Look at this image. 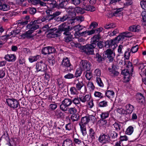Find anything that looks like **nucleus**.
<instances>
[{"instance_id": "nucleus-1", "label": "nucleus", "mask_w": 146, "mask_h": 146, "mask_svg": "<svg viewBox=\"0 0 146 146\" xmlns=\"http://www.w3.org/2000/svg\"><path fill=\"white\" fill-rule=\"evenodd\" d=\"M71 29L70 26H67L66 23H64L59 26L58 29L55 28L52 29V30L54 31L53 33H52V34L54 35V37H57L60 36L62 32L64 31L63 34L68 35L64 38L65 41L66 42H68L71 41L73 39V36L70 34V32Z\"/></svg>"}, {"instance_id": "nucleus-2", "label": "nucleus", "mask_w": 146, "mask_h": 146, "mask_svg": "<svg viewBox=\"0 0 146 146\" xmlns=\"http://www.w3.org/2000/svg\"><path fill=\"white\" fill-rule=\"evenodd\" d=\"M127 66L129 68V69H124L122 70L121 74L124 76V78L125 82H128L130 80V74L129 70H131V72H133V68L132 67V65L131 63L129 62L128 63Z\"/></svg>"}, {"instance_id": "nucleus-3", "label": "nucleus", "mask_w": 146, "mask_h": 146, "mask_svg": "<svg viewBox=\"0 0 146 146\" xmlns=\"http://www.w3.org/2000/svg\"><path fill=\"white\" fill-rule=\"evenodd\" d=\"M96 44H88L83 46L81 48L84 52L87 55L93 54H94V49L96 47Z\"/></svg>"}, {"instance_id": "nucleus-4", "label": "nucleus", "mask_w": 146, "mask_h": 146, "mask_svg": "<svg viewBox=\"0 0 146 146\" xmlns=\"http://www.w3.org/2000/svg\"><path fill=\"white\" fill-rule=\"evenodd\" d=\"M72 103V101L69 98H65L62 101L60 105V109L64 111H66L68 107L70 106Z\"/></svg>"}, {"instance_id": "nucleus-5", "label": "nucleus", "mask_w": 146, "mask_h": 146, "mask_svg": "<svg viewBox=\"0 0 146 146\" xmlns=\"http://www.w3.org/2000/svg\"><path fill=\"white\" fill-rule=\"evenodd\" d=\"M61 65L62 66L66 68L68 72H70L73 70V67L70 63V61L68 57L63 58Z\"/></svg>"}, {"instance_id": "nucleus-6", "label": "nucleus", "mask_w": 146, "mask_h": 146, "mask_svg": "<svg viewBox=\"0 0 146 146\" xmlns=\"http://www.w3.org/2000/svg\"><path fill=\"white\" fill-rule=\"evenodd\" d=\"M6 102L9 107L13 109L17 108L19 105V102L14 98L7 99Z\"/></svg>"}, {"instance_id": "nucleus-7", "label": "nucleus", "mask_w": 146, "mask_h": 146, "mask_svg": "<svg viewBox=\"0 0 146 146\" xmlns=\"http://www.w3.org/2000/svg\"><path fill=\"white\" fill-rule=\"evenodd\" d=\"M106 133L109 137V140L114 141V140L117 139L118 134L115 131L109 128L106 129Z\"/></svg>"}, {"instance_id": "nucleus-8", "label": "nucleus", "mask_w": 146, "mask_h": 146, "mask_svg": "<svg viewBox=\"0 0 146 146\" xmlns=\"http://www.w3.org/2000/svg\"><path fill=\"white\" fill-rule=\"evenodd\" d=\"M91 65L90 63L86 60H82L80 62L79 66L83 70L89 71L91 69Z\"/></svg>"}, {"instance_id": "nucleus-9", "label": "nucleus", "mask_w": 146, "mask_h": 146, "mask_svg": "<svg viewBox=\"0 0 146 146\" xmlns=\"http://www.w3.org/2000/svg\"><path fill=\"white\" fill-rule=\"evenodd\" d=\"M47 66L46 65L43 63L42 61L37 62L36 65V72L43 71L46 70Z\"/></svg>"}, {"instance_id": "nucleus-10", "label": "nucleus", "mask_w": 146, "mask_h": 146, "mask_svg": "<svg viewBox=\"0 0 146 146\" xmlns=\"http://www.w3.org/2000/svg\"><path fill=\"white\" fill-rule=\"evenodd\" d=\"M56 51L55 49L53 47L47 46L43 48L41 50L42 54L46 55L54 53Z\"/></svg>"}, {"instance_id": "nucleus-11", "label": "nucleus", "mask_w": 146, "mask_h": 146, "mask_svg": "<svg viewBox=\"0 0 146 146\" xmlns=\"http://www.w3.org/2000/svg\"><path fill=\"white\" fill-rule=\"evenodd\" d=\"M95 119V117L93 115L86 116L82 118L81 119V122L80 123L85 125L90 120L94 121Z\"/></svg>"}, {"instance_id": "nucleus-12", "label": "nucleus", "mask_w": 146, "mask_h": 146, "mask_svg": "<svg viewBox=\"0 0 146 146\" xmlns=\"http://www.w3.org/2000/svg\"><path fill=\"white\" fill-rule=\"evenodd\" d=\"M74 84L75 85L76 88L78 91H80L81 89L83 87L84 84L83 81L80 80L79 78L75 79L74 81Z\"/></svg>"}, {"instance_id": "nucleus-13", "label": "nucleus", "mask_w": 146, "mask_h": 146, "mask_svg": "<svg viewBox=\"0 0 146 146\" xmlns=\"http://www.w3.org/2000/svg\"><path fill=\"white\" fill-rule=\"evenodd\" d=\"M99 142L103 144H105L109 142L110 140L108 134H101L98 138Z\"/></svg>"}, {"instance_id": "nucleus-14", "label": "nucleus", "mask_w": 146, "mask_h": 146, "mask_svg": "<svg viewBox=\"0 0 146 146\" xmlns=\"http://www.w3.org/2000/svg\"><path fill=\"white\" fill-rule=\"evenodd\" d=\"M35 22L31 21L26 27L28 29H29V30L34 31L38 29L39 27V26L38 25L35 23Z\"/></svg>"}, {"instance_id": "nucleus-15", "label": "nucleus", "mask_w": 146, "mask_h": 146, "mask_svg": "<svg viewBox=\"0 0 146 146\" xmlns=\"http://www.w3.org/2000/svg\"><path fill=\"white\" fill-rule=\"evenodd\" d=\"M118 42V41L115 38L113 40H111L106 41V44H107V47H111V48L114 49L115 48V46H117V44Z\"/></svg>"}, {"instance_id": "nucleus-16", "label": "nucleus", "mask_w": 146, "mask_h": 146, "mask_svg": "<svg viewBox=\"0 0 146 146\" xmlns=\"http://www.w3.org/2000/svg\"><path fill=\"white\" fill-rule=\"evenodd\" d=\"M137 100L141 105H143L145 103V98L143 96L141 93H138L137 94Z\"/></svg>"}, {"instance_id": "nucleus-17", "label": "nucleus", "mask_w": 146, "mask_h": 146, "mask_svg": "<svg viewBox=\"0 0 146 146\" xmlns=\"http://www.w3.org/2000/svg\"><path fill=\"white\" fill-rule=\"evenodd\" d=\"M130 33L128 32L123 33L120 34L119 36L116 37V39L119 42L121 40H123L125 37H129V34Z\"/></svg>"}, {"instance_id": "nucleus-18", "label": "nucleus", "mask_w": 146, "mask_h": 146, "mask_svg": "<svg viewBox=\"0 0 146 146\" xmlns=\"http://www.w3.org/2000/svg\"><path fill=\"white\" fill-rule=\"evenodd\" d=\"M69 8L71 9V11L72 12H73L72 14L74 15H75V13L74 12L75 11H76V13H79L80 14H83L84 13V9H83V7H82V8L80 7H77L75 9L71 7H69Z\"/></svg>"}, {"instance_id": "nucleus-19", "label": "nucleus", "mask_w": 146, "mask_h": 146, "mask_svg": "<svg viewBox=\"0 0 146 146\" xmlns=\"http://www.w3.org/2000/svg\"><path fill=\"white\" fill-rule=\"evenodd\" d=\"M4 58L7 61L9 62H13L16 59V56L14 54H7L5 55Z\"/></svg>"}, {"instance_id": "nucleus-20", "label": "nucleus", "mask_w": 146, "mask_h": 146, "mask_svg": "<svg viewBox=\"0 0 146 146\" xmlns=\"http://www.w3.org/2000/svg\"><path fill=\"white\" fill-rule=\"evenodd\" d=\"M84 20V17L82 16H79L76 17L74 19H70L69 21V23H71L72 25H74V23L77 21L82 22Z\"/></svg>"}, {"instance_id": "nucleus-21", "label": "nucleus", "mask_w": 146, "mask_h": 146, "mask_svg": "<svg viewBox=\"0 0 146 146\" xmlns=\"http://www.w3.org/2000/svg\"><path fill=\"white\" fill-rule=\"evenodd\" d=\"M98 123L100 127L103 128H106L108 125L107 121L105 119H101L98 121Z\"/></svg>"}, {"instance_id": "nucleus-22", "label": "nucleus", "mask_w": 146, "mask_h": 146, "mask_svg": "<svg viewBox=\"0 0 146 146\" xmlns=\"http://www.w3.org/2000/svg\"><path fill=\"white\" fill-rule=\"evenodd\" d=\"M91 96L89 94H86L85 96H80L79 99L81 102L82 103L88 102L90 99Z\"/></svg>"}, {"instance_id": "nucleus-23", "label": "nucleus", "mask_w": 146, "mask_h": 146, "mask_svg": "<svg viewBox=\"0 0 146 146\" xmlns=\"http://www.w3.org/2000/svg\"><path fill=\"white\" fill-rule=\"evenodd\" d=\"M33 33V31L29 30L27 31L23 34L21 35V36L23 38H30L33 36L32 34Z\"/></svg>"}, {"instance_id": "nucleus-24", "label": "nucleus", "mask_w": 146, "mask_h": 146, "mask_svg": "<svg viewBox=\"0 0 146 146\" xmlns=\"http://www.w3.org/2000/svg\"><path fill=\"white\" fill-rule=\"evenodd\" d=\"M83 8L84 10L87 11H93L96 9L95 7L90 5H84L83 6Z\"/></svg>"}, {"instance_id": "nucleus-25", "label": "nucleus", "mask_w": 146, "mask_h": 146, "mask_svg": "<svg viewBox=\"0 0 146 146\" xmlns=\"http://www.w3.org/2000/svg\"><path fill=\"white\" fill-rule=\"evenodd\" d=\"M126 115L128 114H131L133 110V106L130 104L126 105L125 106Z\"/></svg>"}, {"instance_id": "nucleus-26", "label": "nucleus", "mask_w": 146, "mask_h": 146, "mask_svg": "<svg viewBox=\"0 0 146 146\" xmlns=\"http://www.w3.org/2000/svg\"><path fill=\"white\" fill-rule=\"evenodd\" d=\"M106 96L110 99H111L114 98L115 96V93L112 90H107L105 92Z\"/></svg>"}, {"instance_id": "nucleus-27", "label": "nucleus", "mask_w": 146, "mask_h": 146, "mask_svg": "<svg viewBox=\"0 0 146 146\" xmlns=\"http://www.w3.org/2000/svg\"><path fill=\"white\" fill-rule=\"evenodd\" d=\"M130 31L132 32H139L140 31V26L138 25H135L130 26L129 28Z\"/></svg>"}, {"instance_id": "nucleus-28", "label": "nucleus", "mask_w": 146, "mask_h": 146, "mask_svg": "<svg viewBox=\"0 0 146 146\" xmlns=\"http://www.w3.org/2000/svg\"><path fill=\"white\" fill-rule=\"evenodd\" d=\"M10 6L9 5L5 3L2 4L0 1V10L6 11L10 9Z\"/></svg>"}, {"instance_id": "nucleus-29", "label": "nucleus", "mask_w": 146, "mask_h": 146, "mask_svg": "<svg viewBox=\"0 0 146 146\" xmlns=\"http://www.w3.org/2000/svg\"><path fill=\"white\" fill-rule=\"evenodd\" d=\"M100 38L101 36L100 34H97L94 36L91 39V44H96V43L99 41Z\"/></svg>"}, {"instance_id": "nucleus-30", "label": "nucleus", "mask_w": 146, "mask_h": 146, "mask_svg": "<svg viewBox=\"0 0 146 146\" xmlns=\"http://www.w3.org/2000/svg\"><path fill=\"white\" fill-rule=\"evenodd\" d=\"M62 146H74L72 141L68 139H67L64 141Z\"/></svg>"}, {"instance_id": "nucleus-31", "label": "nucleus", "mask_w": 146, "mask_h": 146, "mask_svg": "<svg viewBox=\"0 0 146 146\" xmlns=\"http://www.w3.org/2000/svg\"><path fill=\"white\" fill-rule=\"evenodd\" d=\"M96 133L94 130L92 128H90L89 131V136L92 140L95 139Z\"/></svg>"}, {"instance_id": "nucleus-32", "label": "nucleus", "mask_w": 146, "mask_h": 146, "mask_svg": "<svg viewBox=\"0 0 146 146\" xmlns=\"http://www.w3.org/2000/svg\"><path fill=\"white\" fill-rule=\"evenodd\" d=\"M79 125L80 126L81 131L83 136H85L86 134V125L84 124H83L79 123Z\"/></svg>"}, {"instance_id": "nucleus-33", "label": "nucleus", "mask_w": 146, "mask_h": 146, "mask_svg": "<svg viewBox=\"0 0 146 146\" xmlns=\"http://www.w3.org/2000/svg\"><path fill=\"white\" fill-rule=\"evenodd\" d=\"M103 29V28L101 27H99L95 29H92L91 30L90 32L91 33V35L94 33L100 34L99 33L102 31Z\"/></svg>"}, {"instance_id": "nucleus-34", "label": "nucleus", "mask_w": 146, "mask_h": 146, "mask_svg": "<svg viewBox=\"0 0 146 146\" xmlns=\"http://www.w3.org/2000/svg\"><path fill=\"white\" fill-rule=\"evenodd\" d=\"M55 115L58 118H59L63 117L64 115V114L60 110L57 109L55 111Z\"/></svg>"}, {"instance_id": "nucleus-35", "label": "nucleus", "mask_w": 146, "mask_h": 146, "mask_svg": "<svg viewBox=\"0 0 146 146\" xmlns=\"http://www.w3.org/2000/svg\"><path fill=\"white\" fill-rule=\"evenodd\" d=\"M110 112L108 111H106L102 112L100 114V117L101 119H105L108 117Z\"/></svg>"}, {"instance_id": "nucleus-36", "label": "nucleus", "mask_w": 146, "mask_h": 146, "mask_svg": "<svg viewBox=\"0 0 146 146\" xmlns=\"http://www.w3.org/2000/svg\"><path fill=\"white\" fill-rule=\"evenodd\" d=\"M40 57V56L39 55H37L36 56H30L29 58V60L30 62L32 63L36 61L38 59H39Z\"/></svg>"}, {"instance_id": "nucleus-37", "label": "nucleus", "mask_w": 146, "mask_h": 146, "mask_svg": "<svg viewBox=\"0 0 146 146\" xmlns=\"http://www.w3.org/2000/svg\"><path fill=\"white\" fill-rule=\"evenodd\" d=\"M49 29V27L48 26V25H47L43 27L42 28V30L44 31H49V35H52L53 36L52 37H55L54 36V35H53L52 34V33H53V30H52V29H50L49 30H48V29Z\"/></svg>"}, {"instance_id": "nucleus-38", "label": "nucleus", "mask_w": 146, "mask_h": 146, "mask_svg": "<svg viewBox=\"0 0 146 146\" xmlns=\"http://www.w3.org/2000/svg\"><path fill=\"white\" fill-rule=\"evenodd\" d=\"M97 45L99 48H102L104 46L106 47H108L107 44H106V42L105 41H100L98 42Z\"/></svg>"}, {"instance_id": "nucleus-39", "label": "nucleus", "mask_w": 146, "mask_h": 146, "mask_svg": "<svg viewBox=\"0 0 146 146\" xmlns=\"http://www.w3.org/2000/svg\"><path fill=\"white\" fill-rule=\"evenodd\" d=\"M133 127L131 126H130L127 129L126 131V134L129 135H131L133 133Z\"/></svg>"}, {"instance_id": "nucleus-40", "label": "nucleus", "mask_w": 146, "mask_h": 146, "mask_svg": "<svg viewBox=\"0 0 146 146\" xmlns=\"http://www.w3.org/2000/svg\"><path fill=\"white\" fill-rule=\"evenodd\" d=\"M95 81L99 86L102 87L104 86V84L100 77H96Z\"/></svg>"}, {"instance_id": "nucleus-41", "label": "nucleus", "mask_w": 146, "mask_h": 146, "mask_svg": "<svg viewBox=\"0 0 146 146\" xmlns=\"http://www.w3.org/2000/svg\"><path fill=\"white\" fill-rule=\"evenodd\" d=\"M90 32L91 30L90 31H86L81 33H79V35H78V36H86L87 35H91V33Z\"/></svg>"}, {"instance_id": "nucleus-42", "label": "nucleus", "mask_w": 146, "mask_h": 146, "mask_svg": "<svg viewBox=\"0 0 146 146\" xmlns=\"http://www.w3.org/2000/svg\"><path fill=\"white\" fill-rule=\"evenodd\" d=\"M82 70L80 68H78L75 72L74 77L77 78L80 76L82 73Z\"/></svg>"}, {"instance_id": "nucleus-43", "label": "nucleus", "mask_w": 146, "mask_h": 146, "mask_svg": "<svg viewBox=\"0 0 146 146\" xmlns=\"http://www.w3.org/2000/svg\"><path fill=\"white\" fill-rule=\"evenodd\" d=\"M131 52L130 49L129 48H128L125 51L124 57L126 59H128L129 58L130 56Z\"/></svg>"}, {"instance_id": "nucleus-44", "label": "nucleus", "mask_w": 146, "mask_h": 146, "mask_svg": "<svg viewBox=\"0 0 146 146\" xmlns=\"http://www.w3.org/2000/svg\"><path fill=\"white\" fill-rule=\"evenodd\" d=\"M70 93L71 94L74 95L76 94L78 92V90L74 87H72L70 88Z\"/></svg>"}, {"instance_id": "nucleus-45", "label": "nucleus", "mask_w": 146, "mask_h": 146, "mask_svg": "<svg viewBox=\"0 0 146 146\" xmlns=\"http://www.w3.org/2000/svg\"><path fill=\"white\" fill-rule=\"evenodd\" d=\"M94 96L96 97H97L101 99L104 98V94L100 92L96 91L94 94Z\"/></svg>"}, {"instance_id": "nucleus-46", "label": "nucleus", "mask_w": 146, "mask_h": 146, "mask_svg": "<svg viewBox=\"0 0 146 146\" xmlns=\"http://www.w3.org/2000/svg\"><path fill=\"white\" fill-rule=\"evenodd\" d=\"M108 102L105 101L103 100L100 102L98 104V106L100 107H104L108 106Z\"/></svg>"}, {"instance_id": "nucleus-47", "label": "nucleus", "mask_w": 146, "mask_h": 146, "mask_svg": "<svg viewBox=\"0 0 146 146\" xmlns=\"http://www.w3.org/2000/svg\"><path fill=\"white\" fill-rule=\"evenodd\" d=\"M117 112L119 113L121 115H126L125 110L122 108H118L117 110Z\"/></svg>"}, {"instance_id": "nucleus-48", "label": "nucleus", "mask_w": 146, "mask_h": 146, "mask_svg": "<svg viewBox=\"0 0 146 146\" xmlns=\"http://www.w3.org/2000/svg\"><path fill=\"white\" fill-rule=\"evenodd\" d=\"M68 111L70 114H73L76 113L77 110L75 107H72L69 108Z\"/></svg>"}, {"instance_id": "nucleus-49", "label": "nucleus", "mask_w": 146, "mask_h": 146, "mask_svg": "<svg viewBox=\"0 0 146 146\" xmlns=\"http://www.w3.org/2000/svg\"><path fill=\"white\" fill-rule=\"evenodd\" d=\"M27 11L30 14H34L36 12V10L35 8L33 7H29L27 8Z\"/></svg>"}, {"instance_id": "nucleus-50", "label": "nucleus", "mask_w": 146, "mask_h": 146, "mask_svg": "<svg viewBox=\"0 0 146 146\" xmlns=\"http://www.w3.org/2000/svg\"><path fill=\"white\" fill-rule=\"evenodd\" d=\"M79 118V115L78 114H72L71 116V119L73 121L78 120Z\"/></svg>"}, {"instance_id": "nucleus-51", "label": "nucleus", "mask_w": 146, "mask_h": 146, "mask_svg": "<svg viewBox=\"0 0 146 146\" xmlns=\"http://www.w3.org/2000/svg\"><path fill=\"white\" fill-rule=\"evenodd\" d=\"M94 75L96 77H100L101 75V71L100 69H96L94 71Z\"/></svg>"}, {"instance_id": "nucleus-52", "label": "nucleus", "mask_w": 146, "mask_h": 146, "mask_svg": "<svg viewBox=\"0 0 146 146\" xmlns=\"http://www.w3.org/2000/svg\"><path fill=\"white\" fill-rule=\"evenodd\" d=\"M109 70L111 72V76H116L119 74V72L115 70H111V68H109Z\"/></svg>"}, {"instance_id": "nucleus-53", "label": "nucleus", "mask_w": 146, "mask_h": 146, "mask_svg": "<svg viewBox=\"0 0 146 146\" xmlns=\"http://www.w3.org/2000/svg\"><path fill=\"white\" fill-rule=\"evenodd\" d=\"M115 27V24L114 23H110L105 25L104 26V28L106 29H109L111 28H113Z\"/></svg>"}, {"instance_id": "nucleus-54", "label": "nucleus", "mask_w": 146, "mask_h": 146, "mask_svg": "<svg viewBox=\"0 0 146 146\" xmlns=\"http://www.w3.org/2000/svg\"><path fill=\"white\" fill-rule=\"evenodd\" d=\"M64 78L66 79H71L74 78V76L72 74L68 73L65 75Z\"/></svg>"}, {"instance_id": "nucleus-55", "label": "nucleus", "mask_w": 146, "mask_h": 146, "mask_svg": "<svg viewBox=\"0 0 146 146\" xmlns=\"http://www.w3.org/2000/svg\"><path fill=\"white\" fill-rule=\"evenodd\" d=\"M28 23V21H24L23 19L17 21V23H18V25L20 24L22 25H27Z\"/></svg>"}, {"instance_id": "nucleus-56", "label": "nucleus", "mask_w": 146, "mask_h": 146, "mask_svg": "<svg viewBox=\"0 0 146 146\" xmlns=\"http://www.w3.org/2000/svg\"><path fill=\"white\" fill-rule=\"evenodd\" d=\"M20 32V30L16 29L15 30L12 31L10 33L11 37H14L17 35Z\"/></svg>"}, {"instance_id": "nucleus-57", "label": "nucleus", "mask_w": 146, "mask_h": 146, "mask_svg": "<svg viewBox=\"0 0 146 146\" xmlns=\"http://www.w3.org/2000/svg\"><path fill=\"white\" fill-rule=\"evenodd\" d=\"M50 11H49V12H48L49 15L51 17H53V18L56 17V16H57L59 15L60 14V12L59 11H56L54 13L52 14H51H51H50Z\"/></svg>"}, {"instance_id": "nucleus-58", "label": "nucleus", "mask_w": 146, "mask_h": 146, "mask_svg": "<svg viewBox=\"0 0 146 146\" xmlns=\"http://www.w3.org/2000/svg\"><path fill=\"white\" fill-rule=\"evenodd\" d=\"M123 10V8H121L117 9L116 11L113 13V16H117L119 15V12L122 11Z\"/></svg>"}, {"instance_id": "nucleus-59", "label": "nucleus", "mask_w": 146, "mask_h": 146, "mask_svg": "<svg viewBox=\"0 0 146 146\" xmlns=\"http://www.w3.org/2000/svg\"><path fill=\"white\" fill-rule=\"evenodd\" d=\"M113 125L114 126V127L116 130H119L121 128V126L120 124L117 123L115 122L113 124Z\"/></svg>"}, {"instance_id": "nucleus-60", "label": "nucleus", "mask_w": 146, "mask_h": 146, "mask_svg": "<svg viewBox=\"0 0 146 146\" xmlns=\"http://www.w3.org/2000/svg\"><path fill=\"white\" fill-rule=\"evenodd\" d=\"M76 29L78 31H80L82 30L84 28V27L80 25H78L74 26Z\"/></svg>"}, {"instance_id": "nucleus-61", "label": "nucleus", "mask_w": 146, "mask_h": 146, "mask_svg": "<svg viewBox=\"0 0 146 146\" xmlns=\"http://www.w3.org/2000/svg\"><path fill=\"white\" fill-rule=\"evenodd\" d=\"M140 5L142 8L145 10H146V0L141 1Z\"/></svg>"}, {"instance_id": "nucleus-62", "label": "nucleus", "mask_w": 146, "mask_h": 146, "mask_svg": "<svg viewBox=\"0 0 146 146\" xmlns=\"http://www.w3.org/2000/svg\"><path fill=\"white\" fill-rule=\"evenodd\" d=\"M88 87L91 90H94V89L95 87L94 86L93 83L91 82H89L88 84Z\"/></svg>"}, {"instance_id": "nucleus-63", "label": "nucleus", "mask_w": 146, "mask_h": 146, "mask_svg": "<svg viewBox=\"0 0 146 146\" xmlns=\"http://www.w3.org/2000/svg\"><path fill=\"white\" fill-rule=\"evenodd\" d=\"M124 46L122 45H120L118 47V52L119 54H121L123 53V50L124 49Z\"/></svg>"}, {"instance_id": "nucleus-64", "label": "nucleus", "mask_w": 146, "mask_h": 146, "mask_svg": "<svg viewBox=\"0 0 146 146\" xmlns=\"http://www.w3.org/2000/svg\"><path fill=\"white\" fill-rule=\"evenodd\" d=\"M138 49V47L137 45H136L133 46L130 49L131 52L132 53H135L136 52Z\"/></svg>"}]
</instances>
